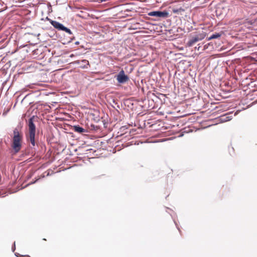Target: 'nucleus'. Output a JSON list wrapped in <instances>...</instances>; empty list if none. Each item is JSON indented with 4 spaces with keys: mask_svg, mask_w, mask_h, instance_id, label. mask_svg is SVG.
Segmentation results:
<instances>
[{
    "mask_svg": "<svg viewBox=\"0 0 257 257\" xmlns=\"http://www.w3.org/2000/svg\"><path fill=\"white\" fill-rule=\"evenodd\" d=\"M116 80L119 83H124L129 80V77L125 75L123 70H121L116 75Z\"/></svg>",
    "mask_w": 257,
    "mask_h": 257,
    "instance_id": "nucleus-4",
    "label": "nucleus"
},
{
    "mask_svg": "<svg viewBox=\"0 0 257 257\" xmlns=\"http://www.w3.org/2000/svg\"><path fill=\"white\" fill-rule=\"evenodd\" d=\"M82 62L84 63L85 65H89V62L88 61H87L86 60H82Z\"/></svg>",
    "mask_w": 257,
    "mask_h": 257,
    "instance_id": "nucleus-9",
    "label": "nucleus"
},
{
    "mask_svg": "<svg viewBox=\"0 0 257 257\" xmlns=\"http://www.w3.org/2000/svg\"><path fill=\"white\" fill-rule=\"evenodd\" d=\"M79 42H75V44H76V45L79 44Z\"/></svg>",
    "mask_w": 257,
    "mask_h": 257,
    "instance_id": "nucleus-11",
    "label": "nucleus"
},
{
    "mask_svg": "<svg viewBox=\"0 0 257 257\" xmlns=\"http://www.w3.org/2000/svg\"><path fill=\"white\" fill-rule=\"evenodd\" d=\"M220 36H221V34H219V33H215V34H212L210 37H208L207 38V40L208 41H210V40H211L212 39L218 38Z\"/></svg>",
    "mask_w": 257,
    "mask_h": 257,
    "instance_id": "nucleus-8",
    "label": "nucleus"
},
{
    "mask_svg": "<svg viewBox=\"0 0 257 257\" xmlns=\"http://www.w3.org/2000/svg\"><path fill=\"white\" fill-rule=\"evenodd\" d=\"M178 12V10H174L173 12L174 13H177Z\"/></svg>",
    "mask_w": 257,
    "mask_h": 257,
    "instance_id": "nucleus-10",
    "label": "nucleus"
},
{
    "mask_svg": "<svg viewBox=\"0 0 257 257\" xmlns=\"http://www.w3.org/2000/svg\"><path fill=\"white\" fill-rule=\"evenodd\" d=\"M168 13L164 11H153L148 13V15L152 17H156L158 18H167L168 16Z\"/></svg>",
    "mask_w": 257,
    "mask_h": 257,
    "instance_id": "nucleus-6",
    "label": "nucleus"
},
{
    "mask_svg": "<svg viewBox=\"0 0 257 257\" xmlns=\"http://www.w3.org/2000/svg\"><path fill=\"white\" fill-rule=\"evenodd\" d=\"M23 134L18 128H15L13 131V137L11 147L15 154L18 153L22 148Z\"/></svg>",
    "mask_w": 257,
    "mask_h": 257,
    "instance_id": "nucleus-1",
    "label": "nucleus"
},
{
    "mask_svg": "<svg viewBox=\"0 0 257 257\" xmlns=\"http://www.w3.org/2000/svg\"><path fill=\"white\" fill-rule=\"evenodd\" d=\"M205 37L204 34H199L193 37L187 43V45L189 47L193 46L195 43L198 42L199 41L202 40Z\"/></svg>",
    "mask_w": 257,
    "mask_h": 257,
    "instance_id": "nucleus-5",
    "label": "nucleus"
},
{
    "mask_svg": "<svg viewBox=\"0 0 257 257\" xmlns=\"http://www.w3.org/2000/svg\"><path fill=\"white\" fill-rule=\"evenodd\" d=\"M29 136L28 139L31 144L34 146L35 145V137L36 133V126L34 124L33 119L31 118L29 120Z\"/></svg>",
    "mask_w": 257,
    "mask_h": 257,
    "instance_id": "nucleus-2",
    "label": "nucleus"
},
{
    "mask_svg": "<svg viewBox=\"0 0 257 257\" xmlns=\"http://www.w3.org/2000/svg\"><path fill=\"white\" fill-rule=\"evenodd\" d=\"M26 257H31L29 255H27Z\"/></svg>",
    "mask_w": 257,
    "mask_h": 257,
    "instance_id": "nucleus-12",
    "label": "nucleus"
},
{
    "mask_svg": "<svg viewBox=\"0 0 257 257\" xmlns=\"http://www.w3.org/2000/svg\"><path fill=\"white\" fill-rule=\"evenodd\" d=\"M74 130L75 132H77V133H85L86 132L85 129H84L83 128L79 126V125H75V126H74Z\"/></svg>",
    "mask_w": 257,
    "mask_h": 257,
    "instance_id": "nucleus-7",
    "label": "nucleus"
},
{
    "mask_svg": "<svg viewBox=\"0 0 257 257\" xmlns=\"http://www.w3.org/2000/svg\"><path fill=\"white\" fill-rule=\"evenodd\" d=\"M51 24L55 28H56L59 30L64 31L66 32V33H68L69 34H72V32L70 29L65 27L62 24H61L57 21H51Z\"/></svg>",
    "mask_w": 257,
    "mask_h": 257,
    "instance_id": "nucleus-3",
    "label": "nucleus"
}]
</instances>
